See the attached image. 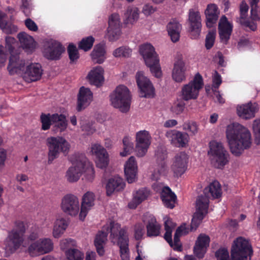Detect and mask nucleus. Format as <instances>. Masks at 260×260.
Instances as JSON below:
<instances>
[{
  "instance_id": "32",
  "label": "nucleus",
  "mask_w": 260,
  "mask_h": 260,
  "mask_svg": "<svg viewBox=\"0 0 260 260\" xmlns=\"http://www.w3.org/2000/svg\"><path fill=\"white\" fill-rule=\"evenodd\" d=\"M206 18V26L211 28L216 23L220 15V10L218 7L214 3H210L207 5L204 12Z\"/></svg>"
},
{
  "instance_id": "20",
  "label": "nucleus",
  "mask_w": 260,
  "mask_h": 260,
  "mask_svg": "<svg viewBox=\"0 0 260 260\" xmlns=\"http://www.w3.org/2000/svg\"><path fill=\"white\" fill-rule=\"evenodd\" d=\"M188 155L185 152L177 153L174 158L171 170L175 177H180L186 171L188 162Z\"/></svg>"
},
{
  "instance_id": "55",
  "label": "nucleus",
  "mask_w": 260,
  "mask_h": 260,
  "mask_svg": "<svg viewBox=\"0 0 260 260\" xmlns=\"http://www.w3.org/2000/svg\"><path fill=\"white\" fill-rule=\"evenodd\" d=\"M94 41V39L92 37H87L81 40L79 43V47L80 49L87 51L92 47Z\"/></svg>"
},
{
  "instance_id": "64",
  "label": "nucleus",
  "mask_w": 260,
  "mask_h": 260,
  "mask_svg": "<svg viewBox=\"0 0 260 260\" xmlns=\"http://www.w3.org/2000/svg\"><path fill=\"white\" fill-rule=\"evenodd\" d=\"M217 260H230L228 251L225 248H220L216 252Z\"/></svg>"
},
{
  "instance_id": "36",
  "label": "nucleus",
  "mask_w": 260,
  "mask_h": 260,
  "mask_svg": "<svg viewBox=\"0 0 260 260\" xmlns=\"http://www.w3.org/2000/svg\"><path fill=\"white\" fill-rule=\"evenodd\" d=\"M150 195V190L146 188L134 190L132 194V199L128 204V208L132 209L136 208L139 204L147 199Z\"/></svg>"
},
{
  "instance_id": "28",
  "label": "nucleus",
  "mask_w": 260,
  "mask_h": 260,
  "mask_svg": "<svg viewBox=\"0 0 260 260\" xmlns=\"http://www.w3.org/2000/svg\"><path fill=\"white\" fill-rule=\"evenodd\" d=\"M95 194L91 191H87L82 197L80 203L81 210L79 214V219L83 221L88 212L94 205Z\"/></svg>"
},
{
  "instance_id": "60",
  "label": "nucleus",
  "mask_w": 260,
  "mask_h": 260,
  "mask_svg": "<svg viewBox=\"0 0 260 260\" xmlns=\"http://www.w3.org/2000/svg\"><path fill=\"white\" fill-rule=\"evenodd\" d=\"M66 256L67 260H84V254L83 252L79 249L74 250Z\"/></svg>"
},
{
  "instance_id": "40",
  "label": "nucleus",
  "mask_w": 260,
  "mask_h": 260,
  "mask_svg": "<svg viewBox=\"0 0 260 260\" xmlns=\"http://www.w3.org/2000/svg\"><path fill=\"white\" fill-rule=\"evenodd\" d=\"M68 223L66 219L63 217L56 219L53 223L52 236L55 238H60L66 230Z\"/></svg>"
},
{
  "instance_id": "39",
  "label": "nucleus",
  "mask_w": 260,
  "mask_h": 260,
  "mask_svg": "<svg viewBox=\"0 0 260 260\" xmlns=\"http://www.w3.org/2000/svg\"><path fill=\"white\" fill-rule=\"evenodd\" d=\"M160 198L166 207L172 209L175 207L176 196L168 186H165L161 189Z\"/></svg>"
},
{
  "instance_id": "43",
  "label": "nucleus",
  "mask_w": 260,
  "mask_h": 260,
  "mask_svg": "<svg viewBox=\"0 0 260 260\" xmlns=\"http://www.w3.org/2000/svg\"><path fill=\"white\" fill-rule=\"evenodd\" d=\"M91 57L94 62L98 64L103 63L106 58L105 45L98 44L95 46L91 53Z\"/></svg>"
},
{
  "instance_id": "50",
  "label": "nucleus",
  "mask_w": 260,
  "mask_h": 260,
  "mask_svg": "<svg viewBox=\"0 0 260 260\" xmlns=\"http://www.w3.org/2000/svg\"><path fill=\"white\" fill-rule=\"evenodd\" d=\"M123 148L119 154L122 157H125L130 154L134 150V143L132 139L129 137H125L122 140Z\"/></svg>"
},
{
  "instance_id": "62",
  "label": "nucleus",
  "mask_w": 260,
  "mask_h": 260,
  "mask_svg": "<svg viewBox=\"0 0 260 260\" xmlns=\"http://www.w3.org/2000/svg\"><path fill=\"white\" fill-rule=\"evenodd\" d=\"M156 10L155 7L150 4H145L142 9V13L146 17L149 16L153 14Z\"/></svg>"
},
{
  "instance_id": "15",
  "label": "nucleus",
  "mask_w": 260,
  "mask_h": 260,
  "mask_svg": "<svg viewBox=\"0 0 260 260\" xmlns=\"http://www.w3.org/2000/svg\"><path fill=\"white\" fill-rule=\"evenodd\" d=\"M151 136L146 130L137 132L135 135V153L137 157H144L151 144Z\"/></svg>"
},
{
  "instance_id": "31",
  "label": "nucleus",
  "mask_w": 260,
  "mask_h": 260,
  "mask_svg": "<svg viewBox=\"0 0 260 260\" xmlns=\"http://www.w3.org/2000/svg\"><path fill=\"white\" fill-rule=\"evenodd\" d=\"M188 20L192 38L197 39L200 35L202 26L200 13L198 11L190 10Z\"/></svg>"
},
{
  "instance_id": "42",
  "label": "nucleus",
  "mask_w": 260,
  "mask_h": 260,
  "mask_svg": "<svg viewBox=\"0 0 260 260\" xmlns=\"http://www.w3.org/2000/svg\"><path fill=\"white\" fill-rule=\"evenodd\" d=\"M167 29L172 42H177L179 40L181 30L180 24L176 20H173L168 24Z\"/></svg>"
},
{
  "instance_id": "34",
  "label": "nucleus",
  "mask_w": 260,
  "mask_h": 260,
  "mask_svg": "<svg viewBox=\"0 0 260 260\" xmlns=\"http://www.w3.org/2000/svg\"><path fill=\"white\" fill-rule=\"evenodd\" d=\"M125 186V183L121 177L118 176H114L110 178L106 184V194L111 196L123 190Z\"/></svg>"
},
{
  "instance_id": "37",
  "label": "nucleus",
  "mask_w": 260,
  "mask_h": 260,
  "mask_svg": "<svg viewBox=\"0 0 260 260\" xmlns=\"http://www.w3.org/2000/svg\"><path fill=\"white\" fill-rule=\"evenodd\" d=\"M210 241V238L206 235L201 234L199 236L193 249L194 253L198 257H203Z\"/></svg>"
},
{
  "instance_id": "7",
  "label": "nucleus",
  "mask_w": 260,
  "mask_h": 260,
  "mask_svg": "<svg viewBox=\"0 0 260 260\" xmlns=\"http://www.w3.org/2000/svg\"><path fill=\"white\" fill-rule=\"evenodd\" d=\"M208 154L211 163L217 168H222L229 162V154L222 143L220 142H210Z\"/></svg>"
},
{
  "instance_id": "2",
  "label": "nucleus",
  "mask_w": 260,
  "mask_h": 260,
  "mask_svg": "<svg viewBox=\"0 0 260 260\" xmlns=\"http://www.w3.org/2000/svg\"><path fill=\"white\" fill-rule=\"evenodd\" d=\"M221 193L220 185L217 181L213 182L205 188L204 195L199 196L196 201V211L193 214L190 225L191 231L197 229L207 213L209 198H218L221 196Z\"/></svg>"
},
{
  "instance_id": "11",
  "label": "nucleus",
  "mask_w": 260,
  "mask_h": 260,
  "mask_svg": "<svg viewBox=\"0 0 260 260\" xmlns=\"http://www.w3.org/2000/svg\"><path fill=\"white\" fill-rule=\"evenodd\" d=\"M252 250L248 241L242 237L237 238L231 249L232 260H250Z\"/></svg>"
},
{
  "instance_id": "23",
  "label": "nucleus",
  "mask_w": 260,
  "mask_h": 260,
  "mask_svg": "<svg viewBox=\"0 0 260 260\" xmlns=\"http://www.w3.org/2000/svg\"><path fill=\"white\" fill-rule=\"evenodd\" d=\"M105 70L101 66H96L91 68L86 76L90 85L97 87L102 86L105 82Z\"/></svg>"
},
{
  "instance_id": "1",
  "label": "nucleus",
  "mask_w": 260,
  "mask_h": 260,
  "mask_svg": "<svg viewBox=\"0 0 260 260\" xmlns=\"http://www.w3.org/2000/svg\"><path fill=\"white\" fill-rule=\"evenodd\" d=\"M225 135L231 152L239 156L252 144V135L246 126L237 123H231L225 127Z\"/></svg>"
},
{
  "instance_id": "19",
  "label": "nucleus",
  "mask_w": 260,
  "mask_h": 260,
  "mask_svg": "<svg viewBox=\"0 0 260 260\" xmlns=\"http://www.w3.org/2000/svg\"><path fill=\"white\" fill-rule=\"evenodd\" d=\"M157 165L153 171L150 172V178L154 181H157L161 178L168 176L169 173V167L167 162L165 160L166 157L165 153L160 155L158 152L156 154Z\"/></svg>"
},
{
  "instance_id": "24",
  "label": "nucleus",
  "mask_w": 260,
  "mask_h": 260,
  "mask_svg": "<svg viewBox=\"0 0 260 260\" xmlns=\"http://www.w3.org/2000/svg\"><path fill=\"white\" fill-rule=\"evenodd\" d=\"M124 173L128 183H133L138 180V166L134 156H131L124 163Z\"/></svg>"
},
{
  "instance_id": "46",
  "label": "nucleus",
  "mask_w": 260,
  "mask_h": 260,
  "mask_svg": "<svg viewBox=\"0 0 260 260\" xmlns=\"http://www.w3.org/2000/svg\"><path fill=\"white\" fill-rule=\"evenodd\" d=\"M27 224L23 222L17 223V250L23 251L26 246V242L24 240V234L27 228Z\"/></svg>"
},
{
  "instance_id": "48",
  "label": "nucleus",
  "mask_w": 260,
  "mask_h": 260,
  "mask_svg": "<svg viewBox=\"0 0 260 260\" xmlns=\"http://www.w3.org/2000/svg\"><path fill=\"white\" fill-rule=\"evenodd\" d=\"M5 250L8 254H11L16 250V230H13L9 233L5 241Z\"/></svg>"
},
{
  "instance_id": "44",
  "label": "nucleus",
  "mask_w": 260,
  "mask_h": 260,
  "mask_svg": "<svg viewBox=\"0 0 260 260\" xmlns=\"http://www.w3.org/2000/svg\"><path fill=\"white\" fill-rule=\"evenodd\" d=\"M146 229L148 237H156L160 234L161 226L153 216H149Z\"/></svg>"
},
{
  "instance_id": "10",
  "label": "nucleus",
  "mask_w": 260,
  "mask_h": 260,
  "mask_svg": "<svg viewBox=\"0 0 260 260\" xmlns=\"http://www.w3.org/2000/svg\"><path fill=\"white\" fill-rule=\"evenodd\" d=\"M46 144L48 148V161L51 162L59 156L60 152L67 153L71 146L63 137H50L47 139Z\"/></svg>"
},
{
  "instance_id": "27",
  "label": "nucleus",
  "mask_w": 260,
  "mask_h": 260,
  "mask_svg": "<svg viewBox=\"0 0 260 260\" xmlns=\"http://www.w3.org/2000/svg\"><path fill=\"white\" fill-rule=\"evenodd\" d=\"M93 101V93L88 87L82 86L77 95V110L80 111L87 108Z\"/></svg>"
},
{
  "instance_id": "59",
  "label": "nucleus",
  "mask_w": 260,
  "mask_h": 260,
  "mask_svg": "<svg viewBox=\"0 0 260 260\" xmlns=\"http://www.w3.org/2000/svg\"><path fill=\"white\" fill-rule=\"evenodd\" d=\"M183 129L190 133L191 135H196L198 131V125L194 121L185 122L183 125Z\"/></svg>"
},
{
  "instance_id": "22",
  "label": "nucleus",
  "mask_w": 260,
  "mask_h": 260,
  "mask_svg": "<svg viewBox=\"0 0 260 260\" xmlns=\"http://www.w3.org/2000/svg\"><path fill=\"white\" fill-rule=\"evenodd\" d=\"M233 23L229 21L225 15H222L218 22V34L220 41L226 44L233 31Z\"/></svg>"
},
{
  "instance_id": "53",
  "label": "nucleus",
  "mask_w": 260,
  "mask_h": 260,
  "mask_svg": "<svg viewBox=\"0 0 260 260\" xmlns=\"http://www.w3.org/2000/svg\"><path fill=\"white\" fill-rule=\"evenodd\" d=\"M95 165L98 168L100 169L106 168L110 161L109 154L108 151L105 152L94 159Z\"/></svg>"
},
{
  "instance_id": "56",
  "label": "nucleus",
  "mask_w": 260,
  "mask_h": 260,
  "mask_svg": "<svg viewBox=\"0 0 260 260\" xmlns=\"http://www.w3.org/2000/svg\"><path fill=\"white\" fill-rule=\"evenodd\" d=\"M216 36V30H211L208 32L205 39V47L207 49H210L213 46Z\"/></svg>"
},
{
  "instance_id": "58",
  "label": "nucleus",
  "mask_w": 260,
  "mask_h": 260,
  "mask_svg": "<svg viewBox=\"0 0 260 260\" xmlns=\"http://www.w3.org/2000/svg\"><path fill=\"white\" fill-rule=\"evenodd\" d=\"M68 52L71 62H74L79 58L78 50L76 46L73 44H69L68 48Z\"/></svg>"
},
{
  "instance_id": "21",
  "label": "nucleus",
  "mask_w": 260,
  "mask_h": 260,
  "mask_svg": "<svg viewBox=\"0 0 260 260\" xmlns=\"http://www.w3.org/2000/svg\"><path fill=\"white\" fill-rule=\"evenodd\" d=\"M16 46V40L12 37H6V48L10 54L7 69L11 75L16 73V53L15 50Z\"/></svg>"
},
{
  "instance_id": "41",
  "label": "nucleus",
  "mask_w": 260,
  "mask_h": 260,
  "mask_svg": "<svg viewBox=\"0 0 260 260\" xmlns=\"http://www.w3.org/2000/svg\"><path fill=\"white\" fill-rule=\"evenodd\" d=\"M82 159L84 178L86 181L91 182L95 178V171L93 166L85 155L82 156Z\"/></svg>"
},
{
  "instance_id": "8",
  "label": "nucleus",
  "mask_w": 260,
  "mask_h": 260,
  "mask_svg": "<svg viewBox=\"0 0 260 260\" xmlns=\"http://www.w3.org/2000/svg\"><path fill=\"white\" fill-rule=\"evenodd\" d=\"M203 85L202 76L198 73L191 80L182 86L180 93L181 99L185 101L197 99Z\"/></svg>"
},
{
  "instance_id": "25",
  "label": "nucleus",
  "mask_w": 260,
  "mask_h": 260,
  "mask_svg": "<svg viewBox=\"0 0 260 260\" xmlns=\"http://www.w3.org/2000/svg\"><path fill=\"white\" fill-rule=\"evenodd\" d=\"M258 109V104L251 102L239 105L236 108L238 116L244 120L250 119L253 118Z\"/></svg>"
},
{
  "instance_id": "18",
  "label": "nucleus",
  "mask_w": 260,
  "mask_h": 260,
  "mask_svg": "<svg viewBox=\"0 0 260 260\" xmlns=\"http://www.w3.org/2000/svg\"><path fill=\"white\" fill-rule=\"evenodd\" d=\"M115 223H118L115 221H110L104 225L102 230L99 231L96 235L94 240V245L98 254L103 256L105 254V246L107 242L108 233H111V228ZM111 234H110V237ZM111 239V238L110 237Z\"/></svg>"
},
{
  "instance_id": "57",
  "label": "nucleus",
  "mask_w": 260,
  "mask_h": 260,
  "mask_svg": "<svg viewBox=\"0 0 260 260\" xmlns=\"http://www.w3.org/2000/svg\"><path fill=\"white\" fill-rule=\"evenodd\" d=\"M252 128L255 136V143L259 145L260 144V118L253 121Z\"/></svg>"
},
{
  "instance_id": "33",
  "label": "nucleus",
  "mask_w": 260,
  "mask_h": 260,
  "mask_svg": "<svg viewBox=\"0 0 260 260\" xmlns=\"http://www.w3.org/2000/svg\"><path fill=\"white\" fill-rule=\"evenodd\" d=\"M171 76L173 80L178 83L183 82L186 80L187 67L183 61L178 60L174 63Z\"/></svg>"
},
{
  "instance_id": "35",
  "label": "nucleus",
  "mask_w": 260,
  "mask_h": 260,
  "mask_svg": "<svg viewBox=\"0 0 260 260\" xmlns=\"http://www.w3.org/2000/svg\"><path fill=\"white\" fill-rule=\"evenodd\" d=\"M123 17V24L125 26H133L139 19V9L136 6H129L124 11Z\"/></svg>"
},
{
  "instance_id": "6",
  "label": "nucleus",
  "mask_w": 260,
  "mask_h": 260,
  "mask_svg": "<svg viewBox=\"0 0 260 260\" xmlns=\"http://www.w3.org/2000/svg\"><path fill=\"white\" fill-rule=\"evenodd\" d=\"M111 105L123 113L130 108L131 96L128 88L123 85L117 86L110 95Z\"/></svg>"
},
{
  "instance_id": "52",
  "label": "nucleus",
  "mask_w": 260,
  "mask_h": 260,
  "mask_svg": "<svg viewBox=\"0 0 260 260\" xmlns=\"http://www.w3.org/2000/svg\"><path fill=\"white\" fill-rule=\"evenodd\" d=\"M106 148L100 143L94 142L90 144L88 148L89 153L95 157L107 152Z\"/></svg>"
},
{
  "instance_id": "3",
  "label": "nucleus",
  "mask_w": 260,
  "mask_h": 260,
  "mask_svg": "<svg viewBox=\"0 0 260 260\" xmlns=\"http://www.w3.org/2000/svg\"><path fill=\"white\" fill-rule=\"evenodd\" d=\"M42 231L37 229L31 232L28 238L30 241L27 248L29 254L32 257L48 253L54 248V244L51 239L42 237Z\"/></svg>"
},
{
  "instance_id": "54",
  "label": "nucleus",
  "mask_w": 260,
  "mask_h": 260,
  "mask_svg": "<svg viewBox=\"0 0 260 260\" xmlns=\"http://www.w3.org/2000/svg\"><path fill=\"white\" fill-rule=\"evenodd\" d=\"M52 116L53 114H42L41 115L40 120L43 130L46 131L50 128L51 124L53 123Z\"/></svg>"
},
{
  "instance_id": "45",
  "label": "nucleus",
  "mask_w": 260,
  "mask_h": 260,
  "mask_svg": "<svg viewBox=\"0 0 260 260\" xmlns=\"http://www.w3.org/2000/svg\"><path fill=\"white\" fill-rule=\"evenodd\" d=\"M54 131L60 133L66 131L68 126L66 117L63 114H53L52 116Z\"/></svg>"
},
{
  "instance_id": "5",
  "label": "nucleus",
  "mask_w": 260,
  "mask_h": 260,
  "mask_svg": "<svg viewBox=\"0 0 260 260\" xmlns=\"http://www.w3.org/2000/svg\"><path fill=\"white\" fill-rule=\"evenodd\" d=\"M43 70L40 64L28 60H20L17 61V76L21 77L27 82L39 80Z\"/></svg>"
},
{
  "instance_id": "12",
  "label": "nucleus",
  "mask_w": 260,
  "mask_h": 260,
  "mask_svg": "<svg viewBox=\"0 0 260 260\" xmlns=\"http://www.w3.org/2000/svg\"><path fill=\"white\" fill-rule=\"evenodd\" d=\"M123 24V21H122L119 13L114 12L109 15L106 36L110 41L114 42L120 39L122 34Z\"/></svg>"
},
{
  "instance_id": "14",
  "label": "nucleus",
  "mask_w": 260,
  "mask_h": 260,
  "mask_svg": "<svg viewBox=\"0 0 260 260\" xmlns=\"http://www.w3.org/2000/svg\"><path fill=\"white\" fill-rule=\"evenodd\" d=\"M60 208L69 216L73 217L79 216L81 210L79 199L75 195L67 194L61 199Z\"/></svg>"
},
{
  "instance_id": "16",
  "label": "nucleus",
  "mask_w": 260,
  "mask_h": 260,
  "mask_svg": "<svg viewBox=\"0 0 260 260\" xmlns=\"http://www.w3.org/2000/svg\"><path fill=\"white\" fill-rule=\"evenodd\" d=\"M83 154L75 155L71 158L72 165L67 170L66 177L69 182L78 181L83 175L82 156Z\"/></svg>"
},
{
  "instance_id": "63",
  "label": "nucleus",
  "mask_w": 260,
  "mask_h": 260,
  "mask_svg": "<svg viewBox=\"0 0 260 260\" xmlns=\"http://www.w3.org/2000/svg\"><path fill=\"white\" fill-rule=\"evenodd\" d=\"M212 87L214 89H217L222 82L221 76L215 71L212 75Z\"/></svg>"
},
{
  "instance_id": "61",
  "label": "nucleus",
  "mask_w": 260,
  "mask_h": 260,
  "mask_svg": "<svg viewBox=\"0 0 260 260\" xmlns=\"http://www.w3.org/2000/svg\"><path fill=\"white\" fill-rule=\"evenodd\" d=\"M144 234V228L142 224H137L134 229V237L137 240L142 239Z\"/></svg>"
},
{
  "instance_id": "13",
  "label": "nucleus",
  "mask_w": 260,
  "mask_h": 260,
  "mask_svg": "<svg viewBox=\"0 0 260 260\" xmlns=\"http://www.w3.org/2000/svg\"><path fill=\"white\" fill-rule=\"evenodd\" d=\"M136 80L141 97L148 99L154 97L155 94L154 87L144 72L138 71L136 73Z\"/></svg>"
},
{
  "instance_id": "17",
  "label": "nucleus",
  "mask_w": 260,
  "mask_h": 260,
  "mask_svg": "<svg viewBox=\"0 0 260 260\" xmlns=\"http://www.w3.org/2000/svg\"><path fill=\"white\" fill-rule=\"evenodd\" d=\"M6 11L7 13L0 10V28L6 34H11L16 31V26L14 25L16 11L10 7Z\"/></svg>"
},
{
  "instance_id": "26",
  "label": "nucleus",
  "mask_w": 260,
  "mask_h": 260,
  "mask_svg": "<svg viewBox=\"0 0 260 260\" xmlns=\"http://www.w3.org/2000/svg\"><path fill=\"white\" fill-rule=\"evenodd\" d=\"M166 136L172 145L178 147H186L189 140L188 134L176 130L168 131Z\"/></svg>"
},
{
  "instance_id": "38",
  "label": "nucleus",
  "mask_w": 260,
  "mask_h": 260,
  "mask_svg": "<svg viewBox=\"0 0 260 260\" xmlns=\"http://www.w3.org/2000/svg\"><path fill=\"white\" fill-rule=\"evenodd\" d=\"M20 43L27 53H32L37 47V43L32 37L24 32L19 34L18 36Z\"/></svg>"
},
{
  "instance_id": "9",
  "label": "nucleus",
  "mask_w": 260,
  "mask_h": 260,
  "mask_svg": "<svg viewBox=\"0 0 260 260\" xmlns=\"http://www.w3.org/2000/svg\"><path fill=\"white\" fill-rule=\"evenodd\" d=\"M164 220L166 231L164 235L165 239L174 250L181 251L182 247L179 242V237L183 235H185L188 232L185 225H181L177 229L174 237V242H173L172 240V233L175 225L171 219L167 216L164 217Z\"/></svg>"
},
{
  "instance_id": "49",
  "label": "nucleus",
  "mask_w": 260,
  "mask_h": 260,
  "mask_svg": "<svg viewBox=\"0 0 260 260\" xmlns=\"http://www.w3.org/2000/svg\"><path fill=\"white\" fill-rule=\"evenodd\" d=\"M132 50L127 46H121L114 49L112 52L113 56L117 58H125L130 57Z\"/></svg>"
},
{
  "instance_id": "30",
  "label": "nucleus",
  "mask_w": 260,
  "mask_h": 260,
  "mask_svg": "<svg viewBox=\"0 0 260 260\" xmlns=\"http://www.w3.org/2000/svg\"><path fill=\"white\" fill-rule=\"evenodd\" d=\"M64 48L61 44L56 41H51L43 51L44 56L50 60H56L60 58Z\"/></svg>"
},
{
  "instance_id": "51",
  "label": "nucleus",
  "mask_w": 260,
  "mask_h": 260,
  "mask_svg": "<svg viewBox=\"0 0 260 260\" xmlns=\"http://www.w3.org/2000/svg\"><path fill=\"white\" fill-rule=\"evenodd\" d=\"M145 65L149 68L151 73L154 77L157 78H160L162 77V72L159 58Z\"/></svg>"
},
{
  "instance_id": "29",
  "label": "nucleus",
  "mask_w": 260,
  "mask_h": 260,
  "mask_svg": "<svg viewBox=\"0 0 260 260\" xmlns=\"http://www.w3.org/2000/svg\"><path fill=\"white\" fill-rule=\"evenodd\" d=\"M139 52L145 64L150 63L159 58L154 47L150 43H146L139 46Z\"/></svg>"
},
{
  "instance_id": "4",
  "label": "nucleus",
  "mask_w": 260,
  "mask_h": 260,
  "mask_svg": "<svg viewBox=\"0 0 260 260\" xmlns=\"http://www.w3.org/2000/svg\"><path fill=\"white\" fill-rule=\"evenodd\" d=\"M111 241L119 246L122 260H129L128 228L115 223L111 228Z\"/></svg>"
},
{
  "instance_id": "47",
  "label": "nucleus",
  "mask_w": 260,
  "mask_h": 260,
  "mask_svg": "<svg viewBox=\"0 0 260 260\" xmlns=\"http://www.w3.org/2000/svg\"><path fill=\"white\" fill-rule=\"evenodd\" d=\"M76 241L72 238H65L61 239L59 242V247L60 250L63 251L65 256L69 253H71L74 250L77 249Z\"/></svg>"
}]
</instances>
